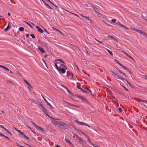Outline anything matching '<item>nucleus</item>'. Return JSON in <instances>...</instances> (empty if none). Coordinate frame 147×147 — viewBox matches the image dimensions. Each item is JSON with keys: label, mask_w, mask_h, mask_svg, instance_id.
<instances>
[{"label": "nucleus", "mask_w": 147, "mask_h": 147, "mask_svg": "<svg viewBox=\"0 0 147 147\" xmlns=\"http://www.w3.org/2000/svg\"><path fill=\"white\" fill-rule=\"evenodd\" d=\"M32 123L33 124V125H34V127L37 129L38 130H39L41 131H42L44 132V130L43 129V128H42V127L38 126L36 124L34 123V122H32Z\"/></svg>", "instance_id": "obj_1"}, {"label": "nucleus", "mask_w": 147, "mask_h": 147, "mask_svg": "<svg viewBox=\"0 0 147 147\" xmlns=\"http://www.w3.org/2000/svg\"><path fill=\"white\" fill-rule=\"evenodd\" d=\"M67 124L65 123H62L58 122L56 126L59 127L61 128H62L63 127H64L65 125H66Z\"/></svg>", "instance_id": "obj_2"}, {"label": "nucleus", "mask_w": 147, "mask_h": 147, "mask_svg": "<svg viewBox=\"0 0 147 147\" xmlns=\"http://www.w3.org/2000/svg\"><path fill=\"white\" fill-rule=\"evenodd\" d=\"M76 122L77 124H78L80 125H86V126H88L89 127H90L88 125H87L86 123H84L82 122H80V121H76Z\"/></svg>", "instance_id": "obj_3"}, {"label": "nucleus", "mask_w": 147, "mask_h": 147, "mask_svg": "<svg viewBox=\"0 0 147 147\" xmlns=\"http://www.w3.org/2000/svg\"><path fill=\"white\" fill-rule=\"evenodd\" d=\"M58 71L60 73L64 74L65 72V70L63 68H59Z\"/></svg>", "instance_id": "obj_4"}, {"label": "nucleus", "mask_w": 147, "mask_h": 147, "mask_svg": "<svg viewBox=\"0 0 147 147\" xmlns=\"http://www.w3.org/2000/svg\"><path fill=\"white\" fill-rule=\"evenodd\" d=\"M116 24H118L120 26H121V27H123L126 29H128V28H127V27H125V26L124 25H122V24H121L119 22V21H118L116 23Z\"/></svg>", "instance_id": "obj_5"}, {"label": "nucleus", "mask_w": 147, "mask_h": 147, "mask_svg": "<svg viewBox=\"0 0 147 147\" xmlns=\"http://www.w3.org/2000/svg\"><path fill=\"white\" fill-rule=\"evenodd\" d=\"M11 28V26H10V23H9L7 27L4 29V31L5 32H7L8 30Z\"/></svg>", "instance_id": "obj_6"}, {"label": "nucleus", "mask_w": 147, "mask_h": 147, "mask_svg": "<svg viewBox=\"0 0 147 147\" xmlns=\"http://www.w3.org/2000/svg\"><path fill=\"white\" fill-rule=\"evenodd\" d=\"M36 29L38 30V31L40 33H42L43 32V30L41 29L40 28L39 26H36Z\"/></svg>", "instance_id": "obj_7"}, {"label": "nucleus", "mask_w": 147, "mask_h": 147, "mask_svg": "<svg viewBox=\"0 0 147 147\" xmlns=\"http://www.w3.org/2000/svg\"><path fill=\"white\" fill-rule=\"evenodd\" d=\"M117 78L118 79H120L123 82H124V81L125 80L123 78V77L122 76H120L118 75V74L117 75Z\"/></svg>", "instance_id": "obj_8"}, {"label": "nucleus", "mask_w": 147, "mask_h": 147, "mask_svg": "<svg viewBox=\"0 0 147 147\" xmlns=\"http://www.w3.org/2000/svg\"><path fill=\"white\" fill-rule=\"evenodd\" d=\"M58 122L57 121L54 120H53L51 121V123L56 126L57 125Z\"/></svg>", "instance_id": "obj_9"}, {"label": "nucleus", "mask_w": 147, "mask_h": 147, "mask_svg": "<svg viewBox=\"0 0 147 147\" xmlns=\"http://www.w3.org/2000/svg\"><path fill=\"white\" fill-rule=\"evenodd\" d=\"M76 138H78V140L80 141H81L82 142H84V140L82 139V138L80 137L79 136H78L76 135Z\"/></svg>", "instance_id": "obj_10"}, {"label": "nucleus", "mask_w": 147, "mask_h": 147, "mask_svg": "<svg viewBox=\"0 0 147 147\" xmlns=\"http://www.w3.org/2000/svg\"><path fill=\"white\" fill-rule=\"evenodd\" d=\"M38 49L43 53H45V51L43 48L41 47H38Z\"/></svg>", "instance_id": "obj_11"}, {"label": "nucleus", "mask_w": 147, "mask_h": 147, "mask_svg": "<svg viewBox=\"0 0 147 147\" xmlns=\"http://www.w3.org/2000/svg\"><path fill=\"white\" fill-rule=\"evenodd\" d=\"M136 32H137L138 33L142 34H145V33L142 31V30H136Z\"/></svg>", "instance_id": "obj_12"}, {"label": "nucleus", "mask_w": 147, "mask_h": 147, "mask_svg": "<svg viewBox=\"0 0 147 147\" xmlns=\"http://www.w3.org/2000/svg\"><path fill=\"white\" fill-rule=\"evenodd\" d=\"M30 101L32 103H35V104H38V101L37 100H36V101H35L33 99H30Z\"/></svg>", "instance_id": "obj_13"}, {"label": "nucleus", "mask_w": 147, "mask_h": 147, "mask_svg": "<svg viewBox=\"0 0 147 147\" xmlns=\"http://www.w3.org/2000/svg\"><path fill=\"white\" fill-rule=\"evenodd\" d=\"M43 99L46 102L47 104V105L50 107L52 108V106L51 105V104L49 103L48 101L46 100V99L43 97Z\"/></svg>", "instance_id": "obj_14"}, {"label": "nucleus", "mask_w": 147, "mask_h": 147, "mask_svg": "<svg viewBox=\"0 0 147 147\" xmlns=\"http://www.w3.org/2000/svg\"><path fill=\"white\" fill-rule=\"evenodd\" d=\"M65 140L66 142L68 143L69 145H71L72 144V143L69 140L67 139L66 138H65Z\"/></svg>", "instance_id": "obj_15"}, {"label": "nucleus", "mask_w": 147, "mask_h": 147, "mask_svg": "<svg viewBox=\"0 0 147 147\" xmlns=\"http://www.w3.org/2000/svg\"><path fill=\"white\" fill-rule=\"evenodd\" d=\"M43 3H44L45 5L48 8L50 9H52L51 7L50 6H49L48 4H47L44 1H43Z\"/></svg>", "instance_id": "obj_16"}, {"label": "nucleus", "mask_w": 147, "mask_h": 147, "mask_svg": "<svg viewBox=\"0 0 147 147\" xmlns=\"http://www.w3.org/2000/svg\"><path fill=\"white\" fill-rule=\"evenodd\" d=\"M79 98L81 99L82 100H84V101H86V99L83 96H78Z\"/></svg>", "instance_id": "obj_17"}, {"label": "nucleus", "mask_w": 147, "mask_h": 147, "mask_svg": "<svg viewBox=\"0 0 147 147\" xmlns=\"http://www.w3.org/2000/svg\"><path fill=\"white\" fill-rule=\"evenodd\" d=\"M7 83H9L13 85L14 84V82L10 80H8L7 81Z\"/></svg>", "instance_id": "obj_18"}, {"label": "nucleus", "mask_w": 147, "mask_h": 147, "mask_svg": "<svg viewBox=\"0 0 147 147\" xmlns=\"http://www.w3.org/2000/svg\"><path fill=\"white\" fill-rule=\"evenodd\" d=\"M24 22L26 23V24H27L29 25L31 27V28H32V29L33 28L32 26L28 22H26V21H24Z\"/></svg>", "instance_id": "obj_19"}, {"label": "nucleus", "mask_w": 147, "mask_h": 147, "mask_svg": "<svg viewBox=\"0 0 147 147\" xmlns=\"http://www.w3.org/2000/svg\"><path fill=\"white\" fill-rule=\"evenodd\" d=\"M55 61H60L61 62L63 63H65L61 59H56L55 60Z\"/></svg>", "instance_id": "obj_20"}, {"label": "nucleus", "mask_w": 147, "mask_h": 147, "mask_svg": "<svg viewBox=\"0 0 147 147\" xmlns=\"http://www.w3.org/2000/svg\"><path fill=\"white\" fill-rule=\"evenodd\" d=\"M84 142H81V141H80V143L81 144H82V146H84V145H85V144H86V142L84 140Z\"/></svg>", "instance_id": "obj_21"}, {"label": "nucleus", "mask_w": 147, "mask_h": 147, "mask_svg": "<svg viewBox=\"0 0 147 147\" xmlns=\"http://www.w3.org/2000/svg\"><path fill=\"white\" fill-rule=\"evenodd\" d=\"M24 28L23 27H21L19 28V30L21 31H24Z\"/></svg>", "instance_id": "obj_22"}, {"label": "nucleus", "mask_w": 147, "mask_h": 147, "mask_svg": "<svg viewBox=\"0 0 147 147\" xmlns=\"http://www.w3.org/2000/svg\"><path fill=\"white\" fill-rule=\"evenodd\" d=\"M64 88L65 89V90L67 91V92L69 94H70L71 92L69 90L67 89V88L66 87L64 86Z\"/></svg>", "instance_id": "obj_23"}, {"label": "nucleus", "mask_w": 147, "mask_h": 147, "mask_svg": "<svg viewBox=\"0 0 147 147\" xmlns=\"http://www.w3.org/2000/svg\"><path fill=\"white\" fill-rule=\"evenodd\" d=\"M139 101L140 102V101H141L142 102H146L147 103V101L145 100H141V99H139Z\"/></svg>", "instance_id": "obj_24"}, {"label": "nucleus", "mask_w": 147, "mask_h": 147, "mask_svg": "<svg viewBox=\"0 0 147 147\" xmlns=\"http://www.w3.org/2000/svg\"><path fill=\"white\" fill-rule=\"evenodd\" d=\"M107 51H108V52L111 55H113V53L111 52V51H110L108 49H107Z\"/></svg>", "instance_id": "obj_25"}, {"label": "nucleus", "mask_w": 147, "mask_h": 147, "mask_svg": "<svg viewBox=\"0 0 147 147\" xmlns=\"http://www.w3.org/2000/svg\"><path fill=\"white\" fill-rule=\"evenodd\" d=\"M46 115H47L48 117H50L51 118L53 119H54L52 117H51L50 115H49L47 113H45V114Z\"/></svg>", "instance_id": "obj_26"}, {"label": "nucleus", "mask_w": 147, "mask_h": 147, "mask_svg": "<svg viewBox=\"0 0 147 147\" xmlns=\"http://www.w3.org/2000/svg\"><path fill=\"white\" fill-rule=\"evenodd\" d=\"M88 141L90 143V144H91L92 143V142H91V140L90 138H88Z\"/></svg>", "instance_id": "obj_27"}, {"label": "nucleus", "mask_w": 147, "mask_h": 147, "mask_svg": "<svg viewBox=\"0 0 147 147\" xmlns=\"http://www.w3.org/2000/svg\"><path fill=\"white\" fill-rule=\"evenodd\" d=\"M55 67L58 70H59V68L58 67V65H57V63H55Z\"/></svg>", "instance_id": "obj_28"}, {"label": "nucleus", "mask_w": 147, "mask_h": 147, "mask_svg": "<svg viewBox=\"0 0 147 147\" xmlns=\"http://www.w3.org/2000/svg\"><path fill=\"white\" fill-rule=\"evenodd\" d=\"M40 105L42 108V109L45 111H46V110L43 107L42 105L41 104H39Z\"/></svg>", "instance_id": "obj_29"}, {"label": "nucleus", "mask_w": 147, "mask_h": 147, "mask_svg": "<svg viewBox=\"0 0 147 147\" xmlns=\"http://www.w3.org/2000/svg\"><path fill=\"white\" fill-rule=\"evenodd\" d=\"M30 36L34 39L35 38V37L33 34H30Z\"/></svg>", "instance_id": "obj_30"}, {"label": "nucleus", "mask_w": 147, "mask_h": 147, "mask_svg": "<svg viewBox=\"0 0 147 147\" xmlns=\"http://www.w3.org/2000/svg\"><path fill=\"white\" fill-rule=\"evenodd\" d=\"M90 144L92 145V146L94 147H97L98 146L96 145V144H94L92 143Z\"/></svg>", "instance_id": "obj_31"}, {"label": "nucleus", "mask_w": 147, "mask_h": 147, "mask_svg": "<svg viewBox=\"0 0 147 147\" xmlns=\"http://www.w3.org/2000/svg\"><path fill=\"white\" fill-rule=\"evenodd\" d=\"M143 78L144 79H145L146 80H147V75L143 76Z\"/></svg>", "instance_id": "obj_32"}, {"label": "nucleus", "mask_w": 147, "mask_h": 147, "mask_svg": "<svg viewBox=\"0 0 147 147\" xmlns=\"http://www.w3.org/2000/svg\"><path fill=\"white\" fill-rule=\"evenodd\" d=\"M24 138H26V140H29V138H28V137H27L26 136H25V135H24Z\"/></svg>", "instance_id": "obj_33"}, {"label": "nucleus", "mask_w": 147, "mask_h": 147, "mask_svg": "<svg viewBox=\"0 0 147 147\" xmlns=\"http://www.w3.org/2000/svg\"><path fill=\"white\" fill-rule=\"evenodd\" d=\"M118 110L119 111V112H121L122 111V109L120 107H119L118 108Z\"/></svg>", "instance_id": "obj_34"}, {"label": "nucleus", "mask_w": 147, "mask_h": 147, "mask_svg": "<svg viewBox=\"0 0 147 147\" xmlns=\"http://www.w3.org/2000/svg\"><path fill=\"white\" fill-rule=\"evenodd\" d=\"M23 80L28 85L29 84V83L26 80L24 79Z\"/></svg>", "instance_id": "obj_35"}, {"label": "nucleus", "mask_w": 147, "mask_h": 147, "mask_svg": "<svg viewBox=\"0 0 147 147\" xmlns=\"http://www.w3.org/2000/svg\"><path fill=\"white\" fill-rule=\"evenodd\" d=\"M0 67L5 69L6 67H5L4 66L0 65Z\"/></svg>", "instance_id": "obj_36"}, {"label": "nucleus", "mask_w": 147, "mask_h": 147, "mask_svg": "<svg viewBox=\"0 0 147 147\" xmlns=\"http://www.w3.org/2000/svg\"><path fill=\"white\" fill-rule=\"evenodd\" d=\"M84 18H86V19L87 20H88V21H91V20L90 19H89V18L88 17H87L86 16H85V17H84Z\"/></svg>", "instance_id": "obj_37"}, {"label": "nucleus", "mask_w": 147, "mask_h": 147, "mask_svg": "<svg viewBox=\"0 0 147 147\" xmlns=\"http://www.w3.org/2000/svg\"><path fill=\"white\" fill-rule=\"evenodd\" d=\"M123 88H124L125 90H126L127 91H128V90L127 89V88H126L124 86H123V85H121Z\"/></svg>", "instance_id": "obj_38"}, {"label": "nucleus", "mask_w": 147, "mask_h": 147, "mask_svg": "<svg viewBox=\"0 0 147 147\" xmlns=\"http://www.w3.org/2000/svg\"><path fill=\"white\" fill-rule=\"evenodd\" d=\"M130 29L131 30H134L136 31V30H137V29H136V28H131Z\"/></svg>", "instance_id": "obj_39"}, {"label": "nucleus", "mask_w": 147, "mask_h": 147, "mask_svg": "<svg viewBox=\"0 0 147 147\" xmlns=\"http://www.w3.org/2000/svg\"><path fill=\"white\" fill-rule=\"evenodd\" d=\"M116 20L115 19H113L111 20V21L113 23H115L116 21Z\"/></svg>", "instance_id": "obj_40"}, {"label": "nucleus", "mask_w": 147, "mask_h": 147, "mask_svg": "<svg viewBox=\"0 0 147 147\" xmlns=\"http://www.w3.org/2000/svg\"><path fill=\"white\" fill-rule=\"evenodd\" d=\"M121 66L123 67L125 69L127 70H128V69L126 67H125V66L123 65H121Z\"/></svg>", "instance_id": "obj_41"}, {"label": "nucleus", "mask_w": 147, "mask_h": 147, "mask_svg": "<svg viewBox=\"0 0 147 147\" xmlns=\"http://www.w3.org/2000/svg\"><path fill=\"white\" fill-rule=\"evenodd\" d=\"M86 90H88L90 92H91V90L90 89H89L88 88H86Z\"/></svg>", "instance_id": "obj_42"}, {"label": "nucleus", "mask_w": 147, "mask_h": 147, "mask_svg": "<svg viewBox=\"0 0 147 147\" xmlns=\"http://www.w3.org/2000/svg\"><path fill=\"white\" fill-rule=\"evenodd\" d=\"M76 87H77L79 89H80V90H82V88L81 87H79V86H76Z\"/></svg>", "instance_id": "obj_43"}, {"label": "nucleus", "mask_w": 147, "mask_h": 147, "mask_svg": "<svg viewBox=\"0 0 147 147\" xmlns=\"http://www.w3.org/2000/svg\"><path fill=\"white\" fill-rule=\"evenodd\" d=\"M126 55H127V56H128L129 57L131 58V59H132V58L130 56H129V55H128L126 53L125 54Z\"/></svg>", "instance_id": "obj_44"}, {"label": "nucleus", "mask_w": 147, "mask_h": 147, "mask_svg": "<svg viewBox=\"0 0 147 147\" xmlns=\"http://www.w3.org/2000/svg\"><path fill=\"white\" fill-rule=\"evenodd\" d=\"M19 133H20L21 135H23L24 136V135H25V134H24L23 132H21L20 131V132Z\"/></svg>", "instance_id": "obj_45"}, {"label": "nucleus", "mask_w": 147, "mask_h": 147, "mask_svg": "<svg viewBox=\"0 0 147 147\" xmlns=\"http://www.w3.org/2000/svg\"><path fill=\"white\" fill-rule=\"evenodd\" d=\"M53 29H54L56 30H57V31H58L60 33H61V34H62V32H61L59 30H57V29H55V28H54V27H53Z\"/></svg>", "instance_id": "obj_46"}, {"label": "nucleus", "mask_w": 147, "mask_h": 147, "mask_svg": "<svg viewBox=\"0 0 147 147\" xmlns=\"http://www.w3.org/2000/svg\"><path fill=\"white\" fill-rule=\"evenodd\" d=\"M14 129H15L18 132H19H19H20V130H18L15 127H14Z\"/></svg>", "instance_id": "obj_47"}, {"label": "nucleus", "mask_w": 147, "mask_h": 147, "mask_svg": "<svg viewBox=\"0 0 147 147\" xmlns=\"http://www.w3.org/2000/svg\"><path fill=\"white\" fill-rule=\"evenodd\" d=\"M119 71L120 73H121L123 75L125 76H126L124 73H123L122 72H121V71Z\"/></svg>", "instance_id": "obj_48"}, {"label": "nucleus", "mask_w": 147, "mask_h": 147, "mask_svg": "<svg viewBox=\"0 0 147 147\" xmlns=\"http://www.w3.org/2000/svg\"><path fill=\"white\" fill-rule=\"evenodd\" d=\"M112 73H113V74H112V75H115V76H117V74H116V73H114V72H112Z\"/></svg>", "instance_id": "obj_49"}, {"label": "nucleus", "mask_w": 147, "mask_h": 147, "mask_svg": "<svg viewBox=\"0 0 147 147\" xmlns=\"http://www.w3.org/2000/svg\"><path fill=\"white\" fill-rule=\"evenodd\" d=\"M30 130H31V131L32 133H33L34 134H36V133L32 129H31Z\"/></svg>", "instance_id": "obj_50"}, {"label": "nucleus", "mask_w": 147, "mask_h": 147, "mask_svg": "<svg viewBox=\"0 0 147 147\" xmlns=\"http://www.w3.org/2000/svg\"><path fill=\"white\" fill-rule=\"evenodd\" d=\"M73 106L74 107H77L79 108V106L76 105H73Z\"/></svg>", "instance_id": "obj_51"}, {"label": "nucleus", "mask_w": 147, "mask_h": 147, "mask_svg": "<svg viewBox=\"0 0 147 147\" xmlns=\"http://www.w3.org/2000/svg\"><path fill=\"white\" fill-rule=\"evenodd\" d=\"M108 37L109 38H111L112 39L113 38V36H108Z\"/></svg>", "instance_id": "obj_52"}, {"label": "nucleus", "mask_w": 147, "mask_h": 147, "mask_svg": "<svg viewBox=\"0 0 147 147\" xmlns=\"http://www.w3.org/2000/svg\"><path fill=\"white\" fill-rule=\"evenodd\" d=\"M82 91L84 92V93H87V91H85V90H83L82 89Z\"/></svg>", "instance_id": "obj_53"}, {"label": "nucleus", "mask_w": 147, "mask_h": 147, "mask_svg": "<svg viewBox=\"0 0 147 147\" xmlns=\"http://www.w3.org/2000/svg\"><path fill=\"white\" fill-rule=\"evenodd\" d=\"M28 86L29 88H32V86L30 85V84L28 85Z\"/></svg>", "instance_id": "obj_54"}, {"label": "nucleus", "mask_w": 147, "mask_h": 147, "mask_svg": "<svg viewBox=\"0 0 147 147\" xmlns=\"http://www.w3.org/2000/svg\"><path fill=\"white\" fill-rule=\"evenodd\" d=\"M5 70H6L7 71H9V69L7 67H6V68H5Z\"/></svg>", "instance_id": "obj_55"}, {"label": "nucleus", "mask_w": 147, "mask_h": 147, "mask_svg": "<svg viewBox=\"0 0 147 147\" xmlns=\"http://www.w3.org/2000/svg\"><path fill=\"white\" fill-rule=\"evenodd\" d=\"M0 135L3 137L5 136L4 135H3L2 134H1L0 133Z\"/></svg>", "instance_id": "obj_56"}, {"label": "nucleus", "mask_w": 147, "mask_h": 147, "mask_svg": "<svg viewBox=\"0 0 147 147\" xmlns=\"http://www.w3.org/2000/svg\"><path fill=\"white\" fill-rule=\"evenodd\" d=\"M117 63L120 65L121 66V65H122L119 62H117Z\"/></svg>", "instance_id": "obj_57"}, {"label": "nucleus", "mask_w": 147, "mask_h": 147, "mask_svg": "<svg viewBox=\"0 0 147 147\" xmlns=\"http://www.w3.org/2000/svg\"><path fill=\"white\" fill-rule=\"evenodd\" d=\"M111 97H112L113 99H115V97L113 95H112Z\"/></svg>", "instance_id": "obj_58"}, {"label": "nucleus", "mask_w": 147, "mask_h": 147, "mask_svg": "<svg viewBox=\"0 0 147 147\" xmlns=\"http://www.w3.org/2000/svg\"><path fill=\"white\" fill-rule=\"evenodd\" d=\"M0 127L3 129L4 128V127L2 125H1V126H0Z\"/></svg>", "instance_id": "obj_59"}, {"label": "nucleus", "mask_w": 147, "mask_h": 147, "mask_svg": "<svg viewBox=\"0 0 147 147\" xmlns=\"http://www.w3.org/2000/svg\"><path fill=\"white\" fill-rule=\"evenodd\" d=\"M0 127L3 129L4 128V127L2 125H1V126H0Z\"/></svg>", "instance_id": "obj_60"}, {"label": "nucleus", "mask_w": 147, "mask_h": 147, "mask_svg": "<svg viewBox=\"0 0 147 147\" xmlns=\"http://www.w3.org/2000/svg\"><path fill=\"white\" fill-rule=\"evenodd\" d=\"M16 145L17 146H19L20 147V146H21L20 145H19L18 143H16Z\"/></svg>", "instance_id": "obj_61"}, {"label": "nucleus", "mask_w": 147, "mask_h": 147, "mask_svg": "<svg viewBox=\"0 0 147 147\" xmlns=\"http://www.w3.org/2000/svg\"><path fill=\"white\" fill-rule=\"evenodd\" d=\"M61 66H63V67H65L66 68V67L65 66V65H63V64H61Z\"/></svg>", "instance_id": "obj_62"}, {"label": "nucleus", "mask_w": 147, "mask_h": 147, "mask_svg": "<svg viewBox=\"0 0 147 147\" xmlns=\"http://www.w3.org/2000/svg\"><path fill=\"white\" fill-rule=\"evenodd\" d=\"M26 36L27 37H29V34H26Z\"/></svg>", "instance_id": "obj_63"}, {"label": "nucleus", "mask_w": 147, "mask_h": 147, "mask_svg": "<svg viewBox=\"0 0 147 147\" xmlns=\"http://www.w3.org/2000/svg\"><path fill=\"white\" fill-rule=\"evenodd\" d=\"M85 136L88 138H89V136L87 135H85Z\"/></svg>", "instance_id": "obj_64"}]
</instances>
